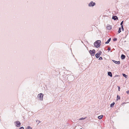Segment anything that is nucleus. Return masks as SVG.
I'll return each instance as SVG.
<instances>
[{
    "mask_svg": "<svg viewBox=\"0 0 129 129\" xmlns=\"http://www.w3.org/2000/svg\"><path fill=\"white\" fill-rule=\"evenodd\" d=\"M26 129H27V128H26Z\"/></svg>",
    "mask_w": 129,
    "mask_h": 129,
    "instance_id": "nucleus-31",
    "label": "nucleus"
},
{
    "mask_svg": "<svg viewBox=\"0 0 129 129\" xmlns=\"http://www.w3.org/2000/svg\"><path fill=\"white\" fill-rule=\"evenodd\" d=\"M103 117V115H101L98 116V119H101Z\"/></svg>",
    "mask_w": 129,
    "mask_h": 129,
    "instance_id": "nucleus-14",
    "label": "nucleus"
},
{
    "mask_svg": "<svg viewBox=\"0 0 129 129\" xmlns=\"http://www.w3.org/2000/svg\"><path fill=\"white\" fill-rule=\"evenodd\" d=\"M118 90L119 91H120V87H119L118 86Z\"/></svg>",
    "mask_w": 129,
    "mask_h": 129,
    "instance_id": "nucleus-28",
    "label": "nucleus"
},
{
    "mask_svg": "<svg viewBox=\"0 0 129 129\" xmlns=\"http://www.w3.org/2000/svg\"><path fill=\"white\" fill-rule=\"evenodd\" d=\"M67 76V79L69 81H72L74 80V77L73 75L69 74Z\"/></svg>",
    "mask_w": 129,
    "mask_h": 129,
    "instance_id": "nucleus-2",
    "label": "nucleus"
},
{
    "mask_svg": "<svg viewBox=\"0 0 129 129\" xmlns=\"http://www.w3.org/2000/svg\"><path fill=\"white\" fill-rule=\"evenodd\" d=\"M121 58L122 59H124L125 58V56L123 54H122L121 56Z\"/></svg>",
    "mask_w": 129,
    "mask_h": 129,
    "instance_id": "nucleus-10",
    "label": "nucleus"
},
{
    "mask_svg": "<svg viewBox=\"0 0 129 129\" xmlns=\"http://www.w3.org/2000/svg\"><path fill=\"white\" fill-rule=\"evenodd\" d=\"M111 40V38H110L108 39V40L106 42L105 44H107L109 43V42H110V41Z\"/></svg>",
    "mask_w": 129,
    "mask_h": 129,
    "instance_id": "nucleus-12",
    "label": "nucleus"
},
{
    "mask_svg": "<svg viewBox=\"0 0 129 129\" xmlns=\"http://www.w3.org/2000/svg\"><path fill=\"white\" fill-rule=\"evenodd\" d=\"M101 42V41L97 40L94 43V45L96 47L98 48L100 46V43Z\"/></svg>",
    "mask_w": 129,
    "mask_h": 129,
    "instance_id": "nucleus-1",
    "label": "nucleus"
},
{
    "mask_svg": "<svg viewBox=\"0 0 129 129\" xmlns=\"http://www.w3.org/2000/svg\"><path fill=\"white\" fill-rule=\"evenodd\" d=\"M126 93L128 94L129 93V90L128 91H126Z\"/></svg>",
    "mask_w": 129,
    "mask_h": 129,
    "instance_id": "nucleus-29",
    "label": "nucleus"
},
{
    "mask_svg": "<svg viewBox=\"0 0 129 129\" xmlns=\"http://www.w3.org/2000/svg\"><path fill=\"white\" fill-rule=\"evenodd\" d=\"M122 75L123 77H125L126 78H127V75H126L125 74H122Z\"/></svg>",
    "mask_w": 129,
    "mask_h": 129,
    "instance_id": "nucleus-17",
    "label": "nucleus"
},
{
    "mask_svg": "<svg viewBox=\"0 0 129 129\" xmlns=\"http://www.w3.org/2000/svg\"><path fill=\"white\" fill-rule=\"evenodd\" d=\"M108 51H110L111 50V48L110 47H109L108 48Z\"/></svg>",
    "mask_w": 129,
    "mask_h": 129,
    "instance_id": "nucleus-26",
    "label": "nucleus"
},
{
    "mask_svg": "<svg viewBox=\"0 0 129 129\" xmlns=\"http://www.w3.org/2000/svg\"><path fill=\"white\" fill-rule=\"evenodd\" d=\"M19 129H24V128L22 126L19 128Z\"/></svg>",
    "mask_w": 129,
    "mask_h": 129,
    "instance_id": "nucleus-27",
    "label": "nucleus"
},
{
    "mask_svg": "<svg viewBox=\"0 0 129 129\" xmlns=\"http://www.w3.org/2000/svg\"><path fill=\"white\" fill-rule=\"evenodd\" d=\"M95 5V3L94 2H93V1H91L88 5V6L89 7H93Z\"/></svg>",
    "mask_w": 129,
    "mask_h": 129,
    "instance_id": "nucleus-5",
    "label": "nucleus"
},
{
    "mask_svg": "<svg viewBox=\"0 0 129 129\" xmlns=\"http://www.w3.org/2000/svg\"><path fill=\"white\" fill-rule=\"evenodd\" d=\"M112 61L118 64H119L120 63V61H117L114 60H112Z\"/></svg>",
    "mask_w": 129,
    "mask_h": 129,
    "instance_id": "nucleus-9",
    "label": "nucleus"
},
{
    "mask_svg": "<svg viewBox=\"0 0 129 129\" xmlns=\"http://www.w3.org/2000/svg\"><path fill=\"white\" fill-rule=\"evenodd\" d=\"M121 29H122V31H123L124 30V28H123V26L122 25V26H121Z\"/></svg>",
    "mask_w": 129,
    "mask_h": 129,
    "instance_id": "nucleus-25",
    "label": "nucleus"
},
{
    "mask_svg": "<svg viewBox=\"0 0 129 129\" xmlns=\"http://www.w3.org/2000/svg\"><path fill=\"white\" fill-rule=\"evenodd\" d=\"M117 40V39L116 38H114L113 39V41H116Z\"/></svg>",
    "mask_w": 129,
    "mask_h": 129,
    "instance_id": "nucleus-21",
    "label": "nucleus"
},
{
    "mask_svg": "<svg viewBox=\"0 0 129 129\" xmlns=\"http://www.w3.org/2000/svg\"><path fill=\"white\" fill-rule=\"evenodd\" d=\"M112 19H114V20H116L118 19V18L116 16H113Z\"/></svg>",
    "mask_w": 129,
    "mask_h": 129,
    "instance_id": "nucleus-8",
    "label": "nucleus"
},
{
    "mask_svg": "<svg viewBox=\"0 0 129 129\" xmlns=\"http://www.w3.org/2000/svg\"><path fill=\"white\" fill-rule=\"evenodd\" d=\"M15 123L16 124V126L17 127H19L21 125V123L20 121H17L15 122Z\"/></svg>",
    "mask_w": 129,
    "mask_h": 129,
    "instance_id": "nucleus-6",
    "label": "nucleus"
},
{
    "mask_svg": "<svg viewBox=\"0 0 129 129\" xmlns=\"http://www.w3.org/2000/svg\"><path fill=\"white\" fill-rule=\"evenodd\" d=\"M44 94L42 93H40L38 95V97L39 99V100L42 101L43 99Z\"/></svg>",
    "mask_w": 129,
    "mask_h": 129,
    "instance_id": "nucleus-3",
    "label": "nucleus"
},
{
    "mask_svg": "<svg viewBox=\"0 0 129 129\" xmlns=\"http://www.w3.org/2000/svg\"><path fill=\"white\" fill-rule=\"evenodd\" d=\"M115 104V103L114 102H113L112 103H111L110 104V107H113V106H114V105Z\"/></svg>",
    "mask_w": 129,
    "mask_h": 129,
    "instance_id": "nucleus-13",
    "label": "nucleus"
},
{
    "mask_svg": "<svg viewBox=\"0 0 129 129\" xmlns=\"http://www.w3.org/2000/svg\"><path fill=\"white\" fill-rule=\"evenodd\" d=\"M120 96L119 95H117V100H120Z\"/></svg>",
    "mask_w": 129,
    "mask_h": 129,
    "instance_id": "nucleus-15",
    "label": "nucleus"
},
{
    "mask_svg": "<svg viewBox=\"0 0 129 129\" xmlns=\"http://www.w3.org/2000/svg\"><path fill=\"white\" fill-rule=\"evenodd\" d=\"M118 75H115V77H118Z\"/></svg>",
    "mask_w": 129,
    "mask_h": 129,
    "instance_id": "nucleus-30",
    "label": "nucleus"
},
{
    "mask_svg": "<svg viewBox=\"0 0 129 129\" xmlns=\"http://www.w3.org/2000/svg\"><path fill=\"white\" fill-rule=\"evenodd\" d=\"M103 59L102 57H100L99 58V60H102Z\"/></svg>",
    "mask_w": 129,
    "mask_h": 129,
    "instance_id": "nucleus-24",
    "label": "nucleus"
},
{
    "mask_svg": "<svg viewBox=\"0 0 129 129\" xmlns=\"http://www.w3.org/2000/svg\"><path fill=\"white\" fill-rule=\"evenodd\" d=\"M37 121H38V124L39 123H41V121H39V120H36V122H37Z\"/></svg>",
    "mask_w": 129,
    "mask_h": 129,
    "instance_id": "nucleus-22",
    "label": "nucleus"
},
{
    "mask_svg": "<svg viewBox=\"0 0 129 129\" xmlns=\"http://www.w3.org/2000/svg\"><path fill=\"white\" fill-rule=\"evenodd\" d=\"M27 129H32V128L30 126H28L26 127Z\"/></svg>",
    "mask_w": 129,
    "mask_h": 129,
    "instance_id": "nucleus-19",
    "label": "nucleus"
},
{
    "mask_svg": "<svg viewBox=\"0 0 129 129\" xmlns=\"http://www.w3.org/2000/svg\"><path fill=\"white\" fill-rule=\"evenodd\" d=\"M121 31V28L119 27L118 29V32L119 33H120Z\"/></svg>",
    "mask_w": 129,
    "mask_h": 129,
    "instance_id": "nucleus-18",
    "label": "nucleus"
},
{
    "mask_svg": "<svg viewBox=\"0 0 129 129\" xmlns=\"http://www.w3.org/2000/svg\"><path fill=\"white\" fill-rule=\"evenodd\" d=\"M86 118V117H84V118L82 117V118H80L79 119V120H84V119H85Z\"/></svg>",
    "mask_w": 129,
    "mask_h": 129,
    "instance_id": "nucleus-20",
    "label": "nucleus"
},
{
    "mask_svg": "<svg viewBox=\"0 0 129 129\" xmlns=\"http://www.w3.org/2000/svg\"><path fill=\"white\" fill-rule=\"evenodd\" d=\"M95 52V50L94 49H93L92 50H90L89 51V52L91 56H94Z\"/></svg>",
    "mask_w": 129,
    "mask_h": 129,
    "instance_id": "nucleus-4",
    "label": "nucleus"
},
{
    "mask_svg": "<svg viewBox=\"0 0 129 129\" xmlns=\"http://www.w3.org/2000/svg\"><path fill=\"white\" fill-rule=\"evenodd\" d=\"M108 75L110 77H112V73L110 72H108Z\"/></svg>",
    "mask_w": 129,
    "mask_h": 129,
    "instance_id": "nucleus-11",
    "label": "nucleus"
},
{
    "mask_svg": "<svg viewBox=\"0 0 129 129\" xmlns=\"http://www.w3.org/2000/svg\"><path fill=\"white\" fill-rule=\"evenodd\" d=\"M123 21H122L121 23H120V25H121V26H122H122H123Z\"/></svg>",
    "mask_w": 129,
    "mask_h": 129,
    "instance_id": "nucleus-23",
    "label": "nucleus"
},
{
    "mask_svg": "<svg viewBox=\"0 0 129 129\" xmlns=\"http://www.w3.org/2000/svg\"><path fill=\"white\" fill-rule=\"evenodd\" d=\"M102 53V52L101 51H100L99 53H97L95 54V57L97 58H99L100 55Z\"/></svg>",
    "mask_w": 129,
    "mask_h": 129,
    "instance_id": "nucleus-7",
    "label": "nucleus"
},
{
    "mask_svg": "<svg viewBox=\"0 0 129 129\" xmlns=\"http://www.w3.org/2000/svg\"><path fill=\"white\" fill-rule=\"evenodd\" d=\"M107 28L108 29L110 30L111 29V26H109L107 27Z\"/></svg>",
    "mask_w": 129,
    "mask_h": 129,
    "instance_id": "nucleus-16",
    "label": "nucleus"
}]
</instances>
